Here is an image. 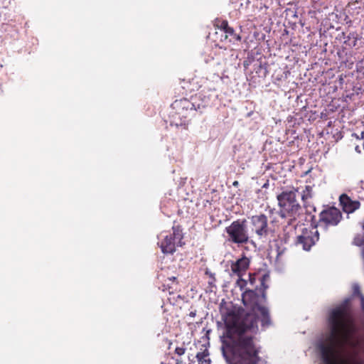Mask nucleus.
Segmentation results:
<instances>
[{
	"instance_id": "obj_20",
	"label": "nucleus",
	"mask_w": 364,
	"mask_h": 364,
	"mask_svg": "<svg viewBox=\"0 0 364 364\" xmlns=\"http://www.w3.org/2000/svg\"><path fill=\"white\" fill-rule=\"evenodd\" d=\"M173 229V239L174 240H178L179 242V245L181 246V240L183 238V235L182 233V228L181 226L177 225L173 226L172 228Z\"/></svg>"
},
{
	"instance_id": "obj_40",
	"label": "nucleus",
	"mask_w": 364,
	"mask_h": 364,
	"mask_svg": "<svg viewBox=\"0 0 364 364\" xmlns=\"http://www.w3.org/2000/svg\"><path fill=\"white\" fill-rule=\"evenodd\" d=\"M352 136L359 139V135H358L356 133H353Z\"/></svg>"
},
{
	"instance_id": "obj_30",
	"label": "nucleus",
	"mask_w": 364,
	"mask_h": 364,
	"mask_svg": "<svg viewBox=\"0 0 364 364\" xmlns=\"http://www.w3.org/2000/svg\"><path fill=\"white\" fill-rule=\"evenodd\" d=\"M232 314L230 310H228L225 314H222V319L224 322H226L228 318Z\"/></svg>"
},
{
	"instance_id": "obj_39",
	"label": "nucleus",
	"mask_w": 364,
	"mask_h": 364,
	"mask_svg": "<svg viewBox=\"0 0 364 364\" xmlns=\"http://www.w3.org/2000/svg\"><path fill=\"white\" fill-rule=\"evenodd\" d=\"M355 150L356 152L360 153V149L359 146H356L355 148Z\"/></svg>"
},
{
	"instance_id": "obj_5",
	"label": "nucleus",
	"mask_w": 364,
	"mask_h": 364,
	"mask_svg": "<svg viewBox=\"0 0 364 364\" xmlns=\"http://www.w3.org/2000/svg\"><path fill=\"white\" fill-rule=\"evenodd\" d=\"M343 218L341 212L335 207L323 210L319 214V221L325 224V228L328 226H336Z\"/></svg>"
},
{
	"instance_id": "obj_41",
	"label": "nucleus",
	"mask_w": 364,
	"mask_h": 364,
	"mask_svg": "<svg viewBox=\"0 0 364 364\" xmlns=\"http://www.w3.org/2000/svg\"><path fill=\"white\" fill-rule=\"evenodd\" d=\"M359 71L364 74V66H360Z\"/></svg>"
},
{
	"instance_id": "obj_37",
	"label": "nucleus",
	"mask_w": 364,
	"mask_h": 364,
	"mask_svg": "<svg viewBox=\"0 0 364 364\" xmlns=\"http://www.w3.org/2000/svg\"><path fill=\"white\" fill-rule=\"evenodd\" d=\"M359 139H363V140H364V131H363V132L360 133V135L359 136Z\"/></svg>"
},
{
	"instance_id": "obj_46",
	"label": "nucleus",
	"mask_w": 364,
	"mask_h": 364,
	"mask_svg": "<svg viewBox=\"0 0 364 364\" xmlns=\"http://www.w3.org/2000/svg\"><path fill=\"white\" fill-rule=\"evenodd\" d=\"M188 359L191 361V363L189 364H194L195 362L193 360H191L190 357H188Z\"/></svg>"
},
{
	"instance_id": "obj_8",
	"label": "nucleus",
	"mask_w": 364,
	"mask_h": 364,
	"mask_svg": "<svg viewBox=\"0 0 364 364\" xmlns=\"http://www.w3.org/2000/svg\"><path fill=\"white\" fill-rule=\"evenodd\" d=\"M315 349L318 358L320 360L318 364H333L331 358V348L326 344L323 338L317 339L315 344Z\"/></svg>"
},
{
	"instance_id": "obj_38",
	"label": "nucleus",
	"mask_w": 364,
	"mask_h": 364,
	"mask_svg": "<svg viewBox=\"0 0 364 364\" xmlns=\"http://www.w3.org/2000/svg\"><path fill=\"white\" fill-rule=\"evenodd\" d=\"M232 186H233L234 187H237V186H239V182H238L237 181H233V183H232Z\"/></svg>"
},
{
	"instance_id": "obj_12",
	"label": "nucleus",
	"mask_w": 364,
	"mask_h": 364,
	"mask_svg": "<svg viewBox=\"0 0 364 364\" xmlns=\"http://www.w3.org/2000/svg\"><path fill=\"white\" fill-rule=\"evenodd\" d=\"M269 63L266 60H263L262 58L258 59L253 65L254 72L259 78L264 79L268 73Z\"/></svg>"
},
{
	"instance_id": "obj_17",
	"label": "nucleus",
	"mask_w": 364,
	"mask_h": 364,
	"mask_svg": "<svg viewBox=\"0 0 364 364\" xmlns=\"http://www.w3.org/2000/svg\"><path fill=\"white\" fill-rule=\"evenodd\" d=\"M360 350L362 355L358 350H355L348 364H364V341L361 344Z\"/></svg>"
},
{
	"instance_id": "obj_42",
	"label": "nucleus",
	"mask_w": 364,
	"mask_h": 364,
	"mask_svg": "<svg viewBox=\"0 0 364 364\" xmlns=\"http://www.w3.org/2000/svg\"><path fill=\"white\" fill-rule=\"evenodd\" d=\"M205 364H211V360L210 358L205 360Z\"/></svg>"
},
{
	"instance_id": "obj_25",
	"label": "nucleus",
	"mask_w": 364,
	"mask_h": 364,
	"mask_svg": "<svg viewBox=\"0 0 364 364\" xmlns=\"http://www.w3.org/2000/svg\"><path fill=\"white\" fill-rule=\"evenodd\" d=\"M353 294L355 296H360L361 292L360 287L358 284H355L353 287Z\"/></svg>"
},
{
	"instance_id": "obj_15",
	"label": "nucleus",
	"mask_w": 364,
	"mask_h": 364,
	"mask_svg": "<svg viewBox=\"0 0 364 364\" xmlns=\"http://www.w3.org/2000/svg\"><path fill=\"white\" fill-rule=\"evenodd\" d=\"M223 30L226 34H228L230 36H231L230 41H232L233 43L241 41L242 37L240 34H237L235 33L234 28L231 26H230L227 21H223L221 25Z\"/></svg>"
},
{
	"instance_id": "obj_48",
	"label": "nucleus",
	"mask_w": 364,
	"mask_h": 364,
	"mask_svg": "<svg viewBox=\"0 0 364 364\" xmlns=\"http://www.w3.org/2000/svg\"><path fill=\"white\" fill-rule=\"evenodd\" d=\"M312 209H313V211H314V212L316 210V208L314 206L312 208Z\"/></svg>"
},
{
	"instance_id": "obj_3",
	"label": "nucleus",
	"mask_w": 364,
	"mask_h": 364,
	"mask_svg": "<svg viewBox=\"0 0 364 364\" xmlns=\"http://www.w3.org/2000/svg\"><path fill=\"white\" fill-rule=\"evenodd\" d=\"M228 234V241L238 245L247 244L250 237L248 234L247 220L245 218L233 221L225 229Z\"/></svg>"
},
{
	"instance_id": "obj_10",
	"label": "nucleus",
	"mask_w": 364,
	"mask_h": 364,
	"mask_svg": "<svg viewBox=\"0 0 364 364\" xmlns=\"http://www.w3.org/2000/svg\"><path fill=\"white\" fill-rule=\"evenodd\" d=\"M250 264V259L246 257L245 253H243L240 258H238L235 262H232L231 271L237 277L243 276L248 269Z\"/></svg>"
},
{
	"instance_id": "obj_1",
	"label": "nucleus",
	"mask_w": 364,
	"mask_h": 364,
	"mask_svg": "<svg viewBox=\"0 0 364 364\" xmlns=\"http://www.w3.org/2000/svg\"><path fill=\"white\" fill-rule=\"evenodd\" d=\"M267 300V296L262 297V290L258 286L242 293V302L249 311L237 323L227 325L220 336V350L226 364L267 363L259 356V350L254 341L259 321L263 329L272 324L269 309L262 305Z\"/></svg>"
},
{
	"instance_id": "obj_4",
	"label": "nucleus",
	"mask_w": 364,
	"mask_h": 364,
	"mask_svg": "<svg viewBox=\"0 0 364 364\" xmlns=\"http://www.w3.org/2000/svg\"><path fill=\"white\" fill-rule=\"evenodd\" d=\"M297 191L295 188L284 191L277 196L279 206L291 215L296 214L301 209V205L296 200Z\"/></svg>"
},
{
	"instance_id": "obj_23",
	"label": "nucleus",
	"mask_w": 364,
	"mask_h": 364,
	"mask_svg": "<svg viewBox=\"0 0 364 364\" xmlns=\"http://www.w3.org/2000/svg\"><path fill=\"white\" fill-rule=\"evenodd\" d=\"M306 214L310 216L311 227L312 229H316L318 226V222L316 221V216L311 215L309 210H306Z\"/></svg>"
},
{
	"instance_id": "obj_2",
	"label": "nucleus",
	"mask_w": 364,
	"mask_h": 364,
	"mask_svg": "<svg viewBox=\"0 0 364 364\" xmlns=\"http://www.w3.org/2000/svg\"><path fill=\"white\" fill-rule=\"evenodd\" d=\"M350 302L351 299L346 298L341 304L329 310L326 321L331 339H336L340 334L347 333L348 321L346 309Z\"/></svg>"
},
{
	"instance_id": "obj_21",
	"label": "nucleus",
	"mask_w": 364,
	"mask_h": 364,
	"mask_svg": "<svg viewBox=\"0 0 364 364\" xmlns=\"http://www.w3.org/2000/svg\"><path fill=\"white\" fill-rule=\"evenodd\" d=\"M208 355H209V352L207 349H205L203 352H198L196 355V358L198 360V364H203L205 363V360H207V359H205V358Z\"/></svg>"
},
{
	"instance_id": "obj_36",
	"label": "nucleus",
	"mask_w": 364,
	"mask_h": 364,
	"mask_svg": "<svg viewBox=\"0 0 364 364\" xmlns=\"http://www.w3.org/2000/svg\"><path fill=\"white\" fill-rule=\"evenodd\" d=\"M196 311H191V312H190V314H189V316H190L191 317H195V316H196Z\"/></svg>"
},
{
	"instance_id": "obj_16",
	"label": "nucleus",
	"mask_w": 364,
	"mask_h": 364,
	"mask_svg": "<svg viewBox=\"0 0 364 364\" xmlns=\"http://www.w3.org/2000/svg\"><path fill=\"white\" fill-rule=\"evenodd\" d=\"M289 75V72L288 70H284L282 68H279L274 71L272 77L274 80V83H279L286 80Z\"/></svg>"
},
{
	"instance_id": "obj_45",
	"label": "nucleus",
	"mask_w": 364,
	"mask_h": 364,
	"mask_svg": "<svg viewBox=\"0 0 364 364\" xmlns=\"http://www.w3.org/2000/svg\"><path fill=\"white\" fill-rule=\"evenodd\" d=\"M292 13V16L293 17H297V15H296V11H291Z\"/></svg>"
},
{
	"instance_id": "obj_50",
	"label": "nucleus",
	"mask_w": 364,
	"mask_h": 364,
	"mask_svg": "<svg viewBox=\"0 0 364 364\" xmlns=\"http://www.w3.org/2000/svg\"><path fill=\"white\" fill-rule=\"evenodd\" d=\"M208 283H209L210 285H212L213 282H209Z\"/></svg>"
},
{
	"instance_id": "obj_49",
	"label": "nucleus",
	"mask_w": 364,
	"mask_h": 364,
	"mask_svg": "<svg viewBox=\"0 0 364 364\" xmlns=\"http://www.w3.org/2000/svg\"><path fill=\"white\" fill-rule=\"evenodd\" d=\"M352 346H353V347H356V344H355V343H352Z\"/></svg>"
},
{
	"instance_id": "obj_9",
	"label": "nucleus",
	"mask_w": 364,
	"mask_h": 364,
	"mask_svg": "<svg viewBox=\"0 0 364 364\" xmlns=\"http://www.w3.org/2000/svg\"><path fill=\"white\" fill-rule=\"evenodd\" d=\"M250 220L252 226L255 228V233L258 236H266L268 234V218L264 214L253 215Z\"/></svg>"
},
{
	"instance_id": "obj_19",
	"label": "nucleus",
	"mask_w": 364,
	"mask_h": 364,
	"mask_svg": "<svg viewBox=\"0 0 364 364\" xmlns=\"http://www.w3.org/2000/svg\"><path fill=\"white\" fill-rule=\"evenodd\" d=\"M352 244L355 246L363 247L361 250V256L363 257L364 255V232L363 235L357 234L355 235Z\"/></svg>"
},
{
	"instance_id": "obj_13",
	"label": "nucleus",
	"mask_w": 364,
	"mask_h": 364,
	"mask_svg": "<svg viewBox=\"0 0 364 364\" xmlns=\"http://www.w3.org/2000/svg\"><path fill=\"white\" fill-rule=\"evenodd\" d=\"M336 39L343 42L347 46L353 48L357 45L358 36L354 33H349L346 36L344 32L341 31L337 34Z\"/></svg>"
},
{
	"instance_id": "obj_11",
	"label": "nucleus",
	"mask_w": 364,
	"mask_h": 364,
	"mask_svg": "<svg viewBox=\"0 0 364 364\" xmlns=\"http://www.w3.org/2000/svg\"><path fill=\"white\" fill-rule=\"evenodd\" d=\"M339 204L343 211L348 214L355 212L360 206L358 200H352L346 193H342L339 196Z\"/></svg>"
},
{
	"instance_id": "obj_26",
	"label": "nucleus",
	"mask_w": 364,
	"mask_h": 364,
	"mask_svg": "<svg viewBox=\"0 0 364 364\" xmlns=\"http://www.w3.org/2000/svg\"><path fill=\"white\" fill-rule=\"evenodd\" d=\"M274 242H275V246H276L277 252V257H278L283 254L284 249V250L280 249L279 244H282V240L281 241L275 240Z\"/></svg>"
},
{
	"instance_id": "obj_32",
	"label": "nucleus",
	"mask_w": 364,
	"mask_h": 364,
	"mask_svg": "<svg viewBox=\"0 0 364 364\" xmlns=\"http://www.w3.org/2000/svg\"><path fill=\"white\" fill-rule=\"evenodd\" d=\"M312 197V195L311 193H304L302 195H301V200L304 202L306 199L308 198H311Z\"/></svg>"
},
{
	"instance_id": "obj_31",
	"label": "nucleus",
	"mask_w": 364,
	"mask_h": 364,
	"mask_svg": "<svg viewBox=\"0 0 364 364\" xmlns=\"http://www.w3.org/2000/svg\"><path fill=\"white\" fill-rule=\"evenodd\" d=\"M312 197V195L311 193H304L302 195H301V200L304 202L306 199L308 198H311Z\"/></svg>"
},
{
	"instance_id": "obj_35",
	"label": "nucleus",
	"mask_w": 364,
	"mask_h": 364,
	"mask_svg": "<svg viewBox=\"0 0 364 364\" xmlns=\"http://www.w3.org/2000/svg\"><path fill=\"white\" fill-rule=\"evenodd\" d=\"M311 191H312V187L311 186H305V190L304 191V193H311Z\"/></svg>"
},
{
	"instance_id": "obj_22",
	"label": "nucleus",
	"mask_w": 364,
	"mask_h": 364,
	"mask_svg": "<svg viewBox=\"0 0 364 364\" xmlns=\"http://www.w3.org/2000/svg\"><path fill=\"white\" fill-rule=\"evenodd\" d=\"M255 61V58L252 54H248L247 58L243 61L242 65L244 70L248 69L249 66Z\"/></svg>"
},
{
	"instance_id": "obj_24",
	"label": "nucleus",
	"mask_w": 364,
	"mask_h": 364,
	"mask_svg": "<svg viewBox=\"0 0 364 364\" xmlns=\"http://www.w3.org/2000/svg\"><path fill=\"white\" fill-rule=\"evenodd\" d=\"M236 284L240 289V290H242L247 284V281L243 279L242 276H240L238 277V279L236 282Z\"/></svg>"
},
{
	"instance_id": "obj_43",
	"label": "nucleus",
	"mask_w": 364,
	"mask_h": 364,
	"mask_svg": "<svg viewBox=\"0 0 364 364\" xmlns=\"http://www.w3.org/2000/svg\"><path fill=\"white\" fill-rule=\"evenodd\" d=\"M269 186V182L268 181L262 186V188H267Z\"/></svg>"
},
{
	"instance_id": "obj_34",
	"label": "nucleus",
	"mask_w": 364,
	"mask_h": 364,
	"mask_svg": "<svg viewBox=\"0 0 364 364\" xmlns=\"http://www.w3.org/2000/svg\"><path fill=\"white\" fill-rule=\"evenodd\" d=\"M360 307H361L363 312L364 313V296L363 294H360Z\"/></svg>"
},
{
	"instance_id": "obj_6",
	"label": "nucleus",
	"mask_w": 364,
	"mask_h": 364,
	"mask_svg": "<svg viewBox=\"0 0 364 364\" xmlns=\"http://www.w3.org/2000/svg\"><path fill=\"white\" fill-rule=\"evenodd\" d=\"M210 102L209 97L199 94L195 97L191 98V101L187 100H183L180 102V105L183 109L191 110V111H200L208 106Z\"/></svg>"
},
{
	"instance_id": "obj_14",
	"label": "nucleus",
	"mask_w": 364,
	"mask_h": 364,
	"mask_svg": "<svg viewBox=\"0 0 364 364\" xmlns=\"http://www.w3.org/2000/svg\"><path fill=\"white\" fill-rule=\"evenodd\" d=\"M160 247L164 254H173L175 252L176 248L172 235H167L164 237L161 242Z\"/></svg>"
},
{
	"instance_id": "obj_33",
	"label": "nucleus",
	"mask_w": 364,
	"mask_h": 364,
	"mask_svg": "<svg viewBox=\"0 0 364 364\" xmlns=\"http://www.w3.org/2000/svg\"><path fill=\"white\" fill-rule=\"evenodd\" d=\"M343 53L344 50H338L337 52V55H338L339 60H341L342 62H344V57L343 55Z\"/></svg>"
},
{
	"instance_id": "obj_28",
	"label": "nucleus",
	"mask_w": 364,
	"mask_h": 364,
	"mask_svg": "<svg viewBox=\"0 0 364 364\" xmlns=\"http://www.w3.org/2000/svg\"><path fill=\"white\" fill-rule=\"evenodd\" d=\"M186 352V348L183 347H176L175 349V353L178 355H183Z\"/></svg>"
},
{
	"instance_id": "obj_47",
	"label": "nucleus",
	"mask_w": 364,
	"mask_h": 364,
	"mask_svg": "<svg viewBox=\"0 0 364 364\" xmlns=\"http://www.w3.org/2000/svg\"><path fill=\"white\" fill-rule=\"evenodd\" d=\"M175 125H176V127H178V126H182L183 124H182V123H181L180 124H176Z\"/></svg>"
},
{
	"instance_id": "obj_27",
	"label": "nucleus",
	"mask_w": 364,
	"mask_h": 364,
	"mask_svg": "<svg viewBox=\"0 0 364 364\" xmlns=\"http://www.w3.org/2000/svg\"><path fill=\"white\" fill-rule=\"evenodd\" d=\"M257 281V275L255 274H251L250 273L249 274V279H248V282L249 284L251 285V286H254L255 282Z\"/></svg>"
},
{
	"instance_id": "obj_7",
	"label": "nucleus",
	"mask_w": 364,
	"mask_h": 364,
	"mask_svg": "<svg viewBox=\"0 0 364 364\" xmlns=\"http://www.w3.org/2000/svg\"><path fill=\"white\" fill-rule=\"evenodd\" d=\"M319 240V232L317 230L314 232L304 228L301 230V234L296 237V243L302 245L303 250L309 251L311 247Z\"/></svg>"
},
{
	"instance_id": "obj_44",
	"label": "nucleus",
	"mask_w": 364,
	"mask_h": 364,
	"mask_svg": "<svg viewBox=\"0 0 364 364\" xmlns=\"http://www.w3.org/2000/svg\"><path fill=\"white\" fill-rule=\"evenodd\" d=\"M280 216L282 218H284L286 216L285 213H283V211L282 210L281 213H280Z\"/></svg>"
},
{
	"instance_id": "obj_18",
	"label": "nucleus",
	"mask_w": 364,
	"mask_h": 364,
	"mask_svg": "<svg viewBox=\"0 0 364 364\" xmlns=\"http://www.w3.org/2000/svg\"><path fill=\"white\" fill-rule=\"evenodd\" d=\"M269 272L267 271L259 277V286H258V287L262 290V297L264 299H266V291L269 288L267 282L269 279Z\"/></svg>"
},
{
	"instance_id": "obj_29",
	"label": "nucleus",
	"mask_w": 364,
	"mask_h": 364,
	"mask_svg": "<svg viewBox=\"0 0 364 364\" xmlns=\"http://www.w3.org/2000/svg\"><path fill=\"white\" fill-rule=\"evenodd\" d=\"M205 274L208 276L210 279H213V282L215 281V274L211 272L209 269H206L205 271Z\"/></svg>"
}]
</instances>
